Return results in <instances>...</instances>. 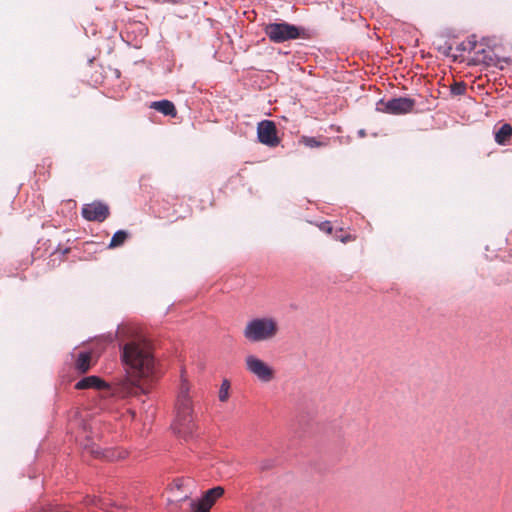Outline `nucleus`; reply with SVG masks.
Segmentation results:
<instances>
[{
	"mask_svg": "<svg viewBox=\"0 0 512 512\" xmlns=\"http://www.w3.org/2000/svg\"><path fill=\"white\" fill-rule=\"evenodd\" d=\"M264 33L273 43H283L295 39H307L309 36L302 27L287 22L268 23L264 26Z\"/></svg>",
	"mask_w": 512,
	"mask_h": 512,
	"instance_id": "nucleus-4",
	"label": "nucleus"
},
{
	"mask_svg": "<svg viewBox=\"0 0 512 512\" xmlns=\"http://www.w3.org/2000/svg\"><path fill=\"white\" fill-rule=\"evenodd\" d=\"M224 494V489L221 486L214 487L212 489L207 490L204 493V497L211 501V505L213 506L217 499H219Z\"/></svg>",
	"mask_w": 512,
	"mask_h": 512,
	"instance_id": "nucleus-15",
	"label": "nucleus"
},
{
	"mask_svg": "<svg viewBox=\"0 0 512 512\" xmlns=\"http://www.w3.org/2000/svg\"><path fill=\"white\" fill-rule=\"evenodd\" d=\"M81 214L88 221L103 222L109 217L110 209L104 202L93 201L83 205Z\"/></svg>",
	"mask_w": 512,
	"mask_h": 512,
	"instance_id": "nucleus-7",
	"label": "nucleus"
},
{
	"mask_svg": "<svg viewBox=\"0 0 512 512\" xmlns=\"http://www.w3.org/2000/svg\"><path fill=\"white\" fill-rule=\"evenodd\" d=\"M359 135H360L361 137H364V136L366 135L365 130H363V129H362V130H360V131H359Z\"/></svg>",
	"mask_w": 512,
	"mask_h": 512,
	"instance_id": "nucleus-21",
	"label": "nucleus"
},
{
	"mask_svg": "<svg viewBox=\"0 0 512 512\" xmlns=\"http://www.w3.org/2000/svg\"><path fill=\"white\" fill-rule=\"evenodd\" d=\"M242 333L249 343L267 342L276 338L279 324L274 317H256L247 321Z\"/></svg>",
	"mask_w": 512,
	"mask_h": 512,
	"instance_id": "nucleus-3",
	"label": "nucleus"
},
{
	"mask_svg": "<svg viewBox=\"0 0 512 512\" xmlns=\"http://www.w3.org/2000/svg\"><path fill=\"white\" fill-rule=\"evenodd\" d=\"M300 143L309 148H318L326 145L324 142L319 141L317 138L309 136H302L300 138Z\"/></svg>",
	"mask_w": 512,
	"mask_h": 512,
	"instance_id": "nucleus-16",
	"label": "nucleus"
},
{
	"mask_svg": "<svg viewBox=\"0 0 512 512\" xmlns=\"http://www.w3.org/2000/svg\"><path fill=\"white\" fill-rule=\"evenodd\" d=\"M211 508V501L204 496L198 501L191 503V512H210Z\"/></svg>",
	"mask_w": 512,
	"mask_h": 512,
	"instance_id": "nucleus-13",
	"label": "nucleus"
},
{
	"mask_svg": "<svg viewBox=\"0 0 512 512\" xmlns=\"http://www.w3.org/2000/svg\"><path fill=\"white\" fill-rule=\"evenodd\" d=\"M172 428L176 434L184 438L191 436L196 429L192 400L189 395V384L186 380H183L180 386L176 401V416Z\"/></svg>",
	"mask_w": 512,
	"mask_h": 512,
	"instance_id": "nucleus-2",
	"label": "nucleus"
},
{
	"mask_svg": "<svg viewBox=\"0 0 512 512\" xmlns=\"http://www.w3.org/2000/svg\"><path fill=\"white\" fill-rule=\"evenodd\" d=\"M319 228L321 231L325 232V233H328V234H331L332 231H333V227H332V224L331 222L329 221H325V222H322L320 225H319Z\"/></svg>",
	"mask_w": 512,
	"mask_h": 512,
	"instance_id": "nucleus-19",
	"label": "nucleus"
},
{
	"mask_svg": "<svg viewBox=\"0 0 512 512\" xmlns=\"http://www.w3.org/2000/svg\"><path fill=\"white\" fill-rule=\"evenodd\" d=\"M118 337L128 377L113 386L112 395L128 398L147 393L148 386L141 380L152 379L155 375V360L149 341L131 326L121 327L118 330Z\"/></svg>",
	"mask_w": 512,
	"mask_h": 512,
	"instance_id": "nucleus-1",
	"label": "nucleus"
},
{
	"mask_svg": "<svg viewBox=\"0 0 512 512\" xmlns=\"http://www.w3.org/2000/svg\"><path fill=\"white\" fill-rule=\"evenodd\" d=\"M383 108L380 110L390 114H406L413 110L415 106V100L407 97L393 98L387 102H381Z\"/></svg>",
	"mask_w": 512,
	"mask_h": 512,
	"instance_id": "nucleus-8",
	"label": "nucleus"
},
{
	"mask_svg": "<svg viewBox=\"0 0 512 512\" xmlns=\"http://www.w3.org/2000/svg\"><path fill=\"white\" fill-rule=\"evenodd\" d=\"M512 137V126L508 123L503 124L495 132V142L499 145H507Z\"/></svg>",
	"mask_w": 512,
	"mask_h": 512,
	"instance_id": "nucleus-12",
	"label": "nucleus"
},
{
	"mask_svg": "<svg viewBox=\"0 0 512 512\" xmlns=\"http://www.w3.org/2000/svg\"><path fill=\"white\" fill-rule=\"evenodd\" d=\"M89 388H95L98 390H113V387L110 388V386L106 382H104L100 377L94 375L84 377L75 384V389L77 390H84Z\"/></svg>",
	"mask_w": 512,
	"mask_h": 512,
	"instance_id": "nucleus-9",
	"label": "nucleus"
},
{
	"mask_svg": "<svg viewBox=\"0 0 512 512\" xmlns=\"http://www.w3.org/2000/svg\"><path fill=\"white\" fill-rule=\"evenodd\" d=\"M229 389H230V382L228 380H224L221 384L220 390H219V400L221 402H226L229 398Z\"/></svg>",
	"mask_w": 512,
	"mask_h": 512,
	"instance_id": "nucleus-17",
	"label": "nucleus"
},
{
	"mask_svg": "<svg viewBox=\"0 0 512 512\" xmlns=\"http://www.w3.org/2000/svg\"><path fill=\"white\" fill-rule=\"evenodd\" d=\"M90 452H91L92 454H95V456H96V457H98V456H99V452H98L97 450L91 449V450H90Z\"/></svg>",
	"mask_w": 512,
	"mask_h": 512,
	"instance_id": "nucleus-20",
	"label": "nucleus"
},
{
	"mask_svg": "<svg viewBox=\"0 0 512 512\" xmlns=\"http://www.w3.org/2000/svg\"><path fill=\"white\" fill-rule=\"evenodd\" d=\"M149 107L162 113L165 116H170L173 118L177 116L175 105L169 100L154 101L149 105Z\"/></svg>",
	"mask_w": 512,
	"mask_h": 512,
	"instance_id": "nucleus-10",
	"label": "nucleus"
},
{
	"mask_svg": "<svg viewBox=\"0 0 512 512\" xmlns=\"http://www.w3.org/2000/svg\"><path fill=\"white\" fill-rule=\"evenodd\" d=\"M92 354L90 352H80L75 360V369L79 373H86L91 368Z\"/></svg>",
	"mask_w": 512,
	"mask_h": 512,
	"instance_id": "nucleus-11",
	"label": "nucleus"
},
{
	"mask_svg": "<svg viewBox=\"0 0 512 512\" xmlns=\"http://www.w3.org/2000/svg\"><path fill=\"white\" fill-rule=\"evenodd\" d=\"M245 366L247 371L261 382L268 383L275 378V370L255 355H247L245 357Z\"/></svg>",
	"mask_w": 512,
	"mask_h": 512,
	"instance_id": "nucleus-5",
	"label": "nucleus"
},
{
	"mask_svg": "<svg viewBox=\"0 0 512 512\" xmlns=\"http://www.w3.org/2000/svg\"><path fill=\"white\" fill-rule=\"evenodd\" d=\"M257 137L260 143L269 147H276L280 144L277 127L271 120H263L258 123Z\"/></svg>",
	"mask_w": 512,
	"mask_h": 512,
	"instance_id": "nucleus-6",
	"label": "nucleus"
},
{
	"mask_svg": "<svg viewBox=\"0 0 512 512\" xmlns=\"http://www.w3.org/2000/svg\"><path fill=\"white\" fill-rule=\"evenodd\" d=\"M127 239H128V233L124 230H118L112 236L110 243H109V248L120 247L125 243V241Z\"/></svg>",
	"mask_w": 512,
	"mask_h": 512,
	"instance_id": "nucleus-14",
	"label": "nucleus"
},
{
	"mask_svg": "<svg viewBox=\"0 0 512 512\" xmlns=\"http://www.w3.org/2000/svg\"><path fill=\"white\" fill-rule=\"evenodd\" d=\"M466 92V84L464 82H455L451 85V93L455 96L463 95Z\"/></svg>",
	"mask_w": 512,
	"mask_h": 512,
	"instance_id": "nucleus-18",
	"label": "nucleus"
}]
</instances>
